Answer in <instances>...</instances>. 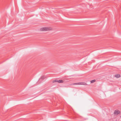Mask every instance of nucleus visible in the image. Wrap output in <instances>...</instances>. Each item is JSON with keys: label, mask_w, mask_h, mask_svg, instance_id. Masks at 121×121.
Segmentation results:
<instances>
[{"label": "nucleus", "mask_w": 121, "mask_h": 121, "mask_svg": "<svg viewBox=\"0 0 121 121\" xmlns=\"http://www.w3.org/2000/svg\"><path fill=\"white\" fill-rule=\"evenodd\" d=\"M115 77L117 78H119L120 77V75L119 74L116 75Z\"/></svg>", "instance_id": "obj_5"}, {"label": "nucleus", "mask_w": 121, "mask_h": 121, "mask_svg": "<svg viewBox=\"0 0 121 121\" xmlns=\"http://www.w3.org/2000/svg\"><path fill=\"white\" fill-rule=\"evenodd\" d=\"M51 29L50 27H43L41 28L40 30L42 31H46L50 30Z\"/></svg>", "instance_id": "obj_2"}, {"label": "nucleus", "mask_w": 121, "mask_h": 121, "mask_svg": "<svg viewBox=\"0 0 121 121\" xmlns=\"http://www.w3.org/2000/svg\"><path fill=\"white\" fill-rule=\"evenodd\" d=\"M44 77H45V76H43L41 77V78H40V79H44Z\"/></svg>", "instance_id": "obj_8"}, {"label": "nucleus", "mask_w": 121, "mask_h": 121, "mask_svg": "<svg viewBox=\"0 0 121 121\" xmlns=\"http://www.w3.org/2000/svg\"><path fill=\"white\" fill-rule=\"evenodd\" d=\"M95 81H96L94 79V80H92L91 81H90V82L91 83H92L94 82H95Z\"/></svg>", "instance_id": "obj_6"}, {"label": "nucleus", "mask_w": 121, "mask_h": 121, "mask_svg": "<svg viewBox=\"0 0 121 121\" xmlns=\"http://www.w3.org/2000/svg\"><path fill=\"white\" fill-rule=\"evenodd\" d=\"M71 85H87V84L85 82H80L72 83L71 84Z\"/></svg>", "instance_id": "obj_1"}, {"label": "nucleus", "mask_w": 121, "mask_h": 121, "mask_svg": "<svg viewBox=\"0 0 121 121\" xmlns=\"http://www.w3.org/2000/svg\"><path fill=\"white\" fill-rule=\"evenodd\" d=\"M58 80H57L56 79L53 81V82L54 83V82H58Z\"/></svg>", "instance_id": "obj_7"}, {"label": "nucleus", "mask_w": 121, "mask_h": 121, "mask_svg": "<svg viewBox=\"0 0 121 121\" xmlns=\"http://www.w3.org/2000/svg\"><path fill=\"white\" fill-rule=\"evenodd\" d=\"M64 82L62 80H58V82L59 83H62Z\"/></svg>", "instance_id": "obj_4"}, {"label": "nucleus", "mask_w": 121, "mask_h": 121, "mask_svg": "<svg viewBox=\"0 0 121 121\" xmlns=\"http://www.w3.org/2000/svg\"><path fill=\"white\" fill-rule=\"evenodd\" d=\"M120 113V111L118 110H115L114 112V114L117 115Z\"/></svg>", "instance_id": "obj_3"}, {"label": "nucleus", "mask_w": 121, "mask_h": 121, "mask_svg": "<svg viewBox=\"0 0 121 121\" xmlns=\"http://www.w3.org/2000/svg\"><path fill=\"white\" fill-rule=\"evenodd\" d=\"M120 117H121V116H120Z\"/></svg>", "instance_id": "obj_9"}]
</instances>
